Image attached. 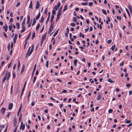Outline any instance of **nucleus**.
Returning a JSON list of instances; mask_svg holds the SVG:
<instances>
[{
	"instance_id": "f257e3e1",
	"label": "nucleus",
	"mask_w": 132,
	"mask_h": 132,
	"mask_svg": "<svg viewBox=\"0 0 132 132\" xmlns=\"http://www.w3.org/2000/svg\"><path fill=\"white\" fill-rule=\"evenodd\" d=\"M34 44H32L31 48L30 47L29 48L28 50L27 53L26 55V57H28V56H29L32 53L34 50Z\"/></svg>"
},
{
	"instance_id": "f03ea898",
	"label": "nucleus",
	"mask_w": 132,
	"mask_h": 132,
	"mask_svg": "<svg viewBox=\"0 0 132 132\" xmlns=\"http://www.w3.org/2000/svg\"><path fill=\"white\" fill-rule=\"evenodd\" d=\"M54 24V22L52 23L51 24L50 26L49 31H48V34H50L53 28V26Z\"/></svg>"
},
{
	"instance_id": "7ed1b4c3",
	"label": "nucleus",
	"mask_w": 132,
	"mask_h": 132,
	"mask_svg": "<svg viewBox=\"0 0 132 132\" xmlns=\"http://www.w3.org/2000/svg\"><path fill=\"white\" fill-rule=\"evenodd\" d=\"M18 37V35L17 34H15L14 37L13 38V42L15 43L16 41V38Z\"/></svg>"
},
{
	"instance_id": "20e7f679",
	"label": "nucleus",
	"mask_w": 132,
	"mask_h": 132,
	"mask_svg": "<svg viewBox=\"0 0 132 132\" xmlns=\"http://www.w3.org/2000/svg\"><path fill=\"white\" fill-rule=\"evenodd\" d=\"M13 104L12 103H10L9 105L8 106V109L10 110H11L13 107Z\"/></svg>"
},
{
	"instance_id": "39448f33",
	"label": "nucleus",
	"mask_w": 132,
	"mask_h": 132,
	"mask_svg": "<svg viewBox=\"0 0 132 132\" xmlns=\"http://www.w3.org/2000/svg\"><path fill=\"white\" fill-rule=\"evenodd\" d=\"M3 28L5 31H7L8 29V26L6 24L5 26H4L3 27Z\"/></svg>"
},
{
	"instance_id": "423d86ee",
	"label": "nucleus",
	"mask_w": 132,
	"mask_h": 132,
	"mask_svg": "<svg viewBox=\"0 0 132 132\" xmlns=\"http://www.w3.org/2000/svg\"><path fill=\"white\" fill-rule=\"evenodd\" d=\"M47 34V32L45 33L42 36V40H44L45 39Z\"/></svg>"
},
{
	"instance_id": "0eeeda50",
	"label": "nucleus",
	"mask_w": 132,
	"mask_h": 132,
	"mask_svg": "<svg viewBox=\"0 0 132 132\" xmlns=\"http://www.w3.org/2000/svg\"><path fill=\"white\" fill-rule=\"evenodd\" d=\"M21 28L22 29L21 30V33L23 32L25 30V26H21Z\"/></svg>"
},
{
	"instance_id": "6e6552de",
	"label": "nucleus",
	"mask_w": 132,
	"mask_h": 132,
	"mask_svg": "<svg viewBox=\"0 0 132 132\" xmlns=\"http://www.w3.org/2000/svg\"><path fill=\"white\" fill-rule=\"evenodd\" d=\"M5 108H2L1 111V113L3 114H4L5 111Z\"/></svg>"
},
{
	"instance_id": "1a4fd4ad",
	"label": "nucleus",
	"mask_w": 132,
	"mask_h": 132,
	"mask_svg": "<svg viewBox=\"0 0 132 132\" xmlns=\"http://www.w3.org/2000/svg\"><path fill=\"white\" fill-rule=\"evenodd\" d=\"M31 32H29L28 36L26 37V42H27V40L28 39L30 38V36L31 35Z\"/></svg>"
},
{
	"instance_id": "9d476101",
	"label": "nucleus",
	"mask_w": 132,
	"mask_h": 132,
	"mask_svg": "<svg viewBox=\"0 0 132 132\" xmlns=\"http://www.w3.org/2000/svg\"><path fill=\"white\" fill-rule=\"evenodd\" d=\"M40 6V4L39 3L38 1H37L36 3V9H38Z\"/></svg>"
},
{
	"instance_id": "9b49d317",
	"label": "nucleus",
	"mask_w": 132,
	"mask_h": 132,
	"mask_svg": "<svg viewBox=\"0 0 132 132\" xmlns=\"http://www.w3.org/2000/svg\"><path fill=\"white\" fill-rule=\"evenodd\" d=\"M25 128V125L23 124V125H22L21 126H20L19 127V129L20 130L22 129V130H24Z\"/></svg>"
},
{
	"instance_id": "f8f14e48",
	"label": "nucleus",
	"mask_w": 132,
	"mask_h": 132,
	"mask_svg": "<svg viewBox=\"0 0 132 132\" xmlns=\"http://www.w3.org/2000/svg\"><path fill=\"white\" fill-rule=\"evenodd\" d=\"M102 96L100 94H99L97 97V100H100Z\"/></svg>"
},
{
	"instance_id": "ddd939ff",
	"label": "nucleus",
	"mask_w": 132,
	"mask_h": 132,
	"mask_svg": "<svg viewBox=\"0 0 132 132\" xmlns=\"http://www.w3.org/2000/svg\"><path fill=\"white\" fill-rule=\"evenodd\" d=\"M7 72H6L5 75V76L3 78V79L2 80V83H3L5 80H6V76L7 75Z\"/></svg>"
},
{
	"instance_id": "4468645a",
	"label": "nucleus",
	"mask_w": 132,
	"mask_h": 132,
	"mask_svg": "<svg viewBox=\"0 0 132 132\" xmlns=\"http://www.w3.org/2000/svg\"><path fill=\"white\" fill-rule=\"evenodd\" d=\"M27 18L28 19H27V24H28L29 23L30 21V18L29 15H28L27 16Z\"/></svg>"
},
{
	"instance_id": "2eb2a0df",
	"label": "nucleus",
	"mask_w": 132,
	"mask_h": 132,
	"mask_svg": "<svg viewBox=\"0 0 132 132\" xmlns=\"http://www.w3.org/2000/svg\"><path fill=\"white\" fill-rule=\"evenodd\" d=\"M40 15V13L39 12L37 15L36 17V19L37 20H38L39 18Z\"/></svg>"
},
{
	"instance_id": "dca6fc26",
	"label": "nucleus",
	"mask_w": 132,
	"mask_h": 132,
	"mask_svg": "<svg viewBox=\"0 0 132 132\" xmlns=\"http://www.w3.org/2000/svg\"><path fill=\"white\" fill-rule=\"evenodd\" d=\"M44 17H43V16H42L41 18L40 19V20H39V22H40V23H42L44 20Z\"/></svg>"
},
{
	"instance_id": "f3484780",
	"label": "nucleus",
	"mask_w": 132,
	"mask_h": 132,
	"mask_svg": "<svg viewBox=\"0 0 132 132\" xmlns=\"http://www.w3.org/2000/svg\"><path fill=\"white\" fill-rule=\"evenodd\" d=\"M25 68V66L24 64H23L22 67V70H21V73L22 74L24 71Z\"/></svg>"
},
{
	"instance_id": "a211bd4d",
	"label": "nucleus",
	"mask_w": 132,
	"mask_h": 132,
	"mask_svg": "<svg viewBox=\"0 0 132 132\" xmlns=\"http://www.w3.org/2000/svg\"><path fill=\"white\" fill-rule=\"evenodd\" d=\"M32 1H31L30 2V5H29V8H31V9H32Z\"/></svg>"
},
{
	"instance_id": "6ab92c4d",
	"label": "nucleus",
	"mask_w": 132,
	"mask_h": 132,
	"mask_svg": "<svg viewBox=\"0 0 132 132\" xmlns=\"http://www.w3.org/2000/svg\"><path fill=\"white\" fill-rule=\"evenodd\" d=\"M25 19H23V20L22 21V22L21 26H24V25H25Z\"/></svg>"
},
{
	"instance_id": "aec40b11",
	"label": "nucleus",
	"mask_w": 132,
	"mask_h": 132,
	"mask_svg": "<svg viewBox=\"0 0 132 132\" xmlns=\"http://www.w3.org/2000/svg\"><path fill=\"white\" fill-rule=\"evenodd\" d=\"M59 29H57V30L55 32L53 35V37H55V36L58 33V32L59 31Z\"/></svg>"
},
{
	"instance_id": "412c9836",
	"label": "nucleus",
	"mask_w": 132,
	"mask_h": 132,
	"mask_svg": "<svg viewBox=\"0 0 132 132\" xmlns=\"http://www.w3.org/2000/svg\"><path fill=\"white\" fill-rule=\"evenodd\" d=\"M125 9H126V11L127 12L128 16L130 18V13H129V12L128 9L127 8H126Z\"/></svg>"
},
{
	"instance_id": "4be33fe9",
	"label": "nucleus",
	"mask_w": 132,
	"mask_h": 132,
	"mask_svg": "<svg viewBox=\"0 0 132 132\" xmlns=\"http://www.w3.org/2000/svg\"><path fill=\"white\" fill-rule=\"evenodd\" d=\"M49 18H50V16L48 15V16L47 18V20L46 21V22H45L46 24H48V21L49 20Z\"/></svg>"
},
{
	"instance_id": "5701e85b",
	"label": "nucleus",
	"mask_w": 132,
	"mask_h": 132,
	"mask_svg": "<svg viewBox=\"0 0 132 132\" xmlns=\"http://www.w3.org/2000/svg\"><path fill=\"white\" fill-rule=\"evenodd\" d=\"M54 16L53 15H52L51 17V22L52 23H53V21L54 18Z\"/></svg>"
},
{
	"instance_id": "b1692460",
	"label": "nucleus",
	"mask_w": 132,
	"mask_h": 132,
	"mask_svg": "<svg viewBox=\"0 0 132 132\" xmlns=\"http://www.w3.org/2000/svg\"><path fill=\"white\" fill-rule=\"evenodd\" d=\"M36 20L35 19V18H33V23L32 24V26H34L35 24V23H36Z\"/></svg>"
},
{
	"instance_id": "393cba45",
	"label": "nucleus",
	"mask_w": 132,
	"mask_h": 132,
	"mask_svg": "<svg viewBox=\"0 0 132 132\" xmlns=\"http://www.w3.org/2000/svg\"><path fill=\"white\" fill-rule=\"evenodd\" d=\"M40 26V24L39 23H38L37 24L36 28V30L37 31L39 29V27Z\"/></svg>"
},
{
	"instance_id": "a878e982",
	"label": "nucleus",
	"mask_w": 132,
	"mask_h": 132,
	"mask_svg": "<svg viewBox=\"0 0 132 132\" xmlns=\"http://www.w3.org/2000/svg\"><path fill=\"white\" fill-rule=\"evenodd\" d=\"M35 31H34L32 34V39H33L35 37Z\"/></svg>"
},
{
	"instance_id": "bb28decb",
	"label": "nucleus",
	"mask_w": 132,
	"mask_h": 132,
	"mask_svg": "<svg viewBox=\"0 0 132 132\" xmlns=\"http://www.w3.org/2000/svg\"><path fill=\"white\" fill-rule=\"evenodd\" d=\"M22 114L21 113L20 114V116H19V122H20V121L22 119Z\"/></svg>"
},
{
	"instance_id": "cd10ccee",
	"label": "nucleus",
	"mask_w": 132,
	"mask_h": 132,
	"mask_svg": "<svg viewBox=\"0 0 132 132\" xmlns=\"http://www.w3.org/2000/svg\"><path fill=\"white\" fill-rule=\"evenodd\" d=\"M128 8L130 12H132V8L131 7V6H130L129 5L128 6Z\"/></svg>"
},
{
	"instance_id": "c85d7f7f",
	"label": "nucleus",
	"mask_w": 132,
	"mask_h": 132,
	"mask_svg": "<svg viewBox=\"0 0 132 132\" xmlns=\"http://www.w3.org/2000/svg\"><path fill=\"white\" fill-rule=\"evenodd\" d=\"M77 19L76 17H73V21L74 22H76L77 21Z\"/></svg>"
},
{
	"instance_id": "c756f323",
	"label": "nucleus",
	"mask_w": 132,
	"mask_h": 132,
	"mask_svg": "<svg viewBox=\"0 0 132 132\" xmlns=\"http://www.w3.org/2000/svg\"><path fill=\"white\" fill-rule=\"evenodd\" d=\"M16 27H17V29H19V23L17 22L16 23Z\"/></svg>"
},
{
	"instance_id": "7c9ffc66",
	"label": "nucleus",
	"mask_w": 132,
	"mask_h": 132,
	"mask_svg": "<svg viewBox=\"0 0 132 132\" xmlns=\"http://www.w3.org/2000/svg\"><path fill=\"white\" fill-rule=\"evenodd\" d=\"M107 80L108 82L111 83H113L114 82V81L111 80V79H108Z\"/></svg>"
},
{
	"instance_id": "2f4dec72",
	"label": "nucleus",
	"mask_w": 132,
	"mask_h": 132,
	"mask_svg": "<svg viewBox=\"0 0 132 132\" xmlns=\"http://www.w3.org/2000/svg\"><path fill=\"white\" fill-rule=\"evenodd\" d=\"M61 11V10H59L57 12V15H59V16H60Z\"/></svg>"
},
{
	"instance_id": "473e14b6",
	"label": "nucleus",
	"mask_w": 132,
	"mask_h": 132,
	"mask_svg": "<svg viewBox=\"0 0 132 132\" xmlns=\"http://www.w3.org/2000/svg\"><path fill=\"white\" fill-rule=\"evenodd\" d=\"M14 126H15L17 124V120H16V119H14Z\"/></svg>"
},
{
	"instance_id": "72a5a7b5",
	"label": "nucleus",
	"mask_w": 132,
	"mask_h": 132,
	"mask_svg": "<svg viewBox=\"0 0 132 132\" xmlns=\"http://www.w3.org/2000/svg\"><path fill=\"white\" fill-rule=\"evenodd\" d=\"M102 12L105 14L106 15V14L107 13H106V11L104 9H102Z\"/></svg>"
},
{
	"instance_id": "f704fd0d",
	"label": "nucleus",
	"mask_w": 132,
	"mask_h": 132,
	"mask_svg": "<svg viewBox=\"0 0 132 132\" xmlns=\"http://www.w3.org/2000/svg\"><path fill=\"white\" fill-rule=\"evenodd\" d=\"M77 61L76 60H75L74 61V63L75 66L76 65V63L77 62Z\"/></svg>"
},
{
	"instance_id": "c9c22d12",
	"label": "nucleus",
	"mask_w": 132,
	"mask_h": 132,
	"mask_svg": "<svg viewBox=\"0 0 132 132\" xmlns=\"http://www.w3.org/2000/svg\"><path fill=\"white\" fill-rule=\"evenodd\" d=\"M61 5V3L60 2H58L57 4V5H56L57 7H59Z\"/></svg>"
},
{
	"instance_id": "e433bc0d",
	"label": "nucleus",
	"mask_w": 132,
	"mask_h": 132,
	"mask_svg": "<svg viewBox=\"0 0 132 132\" xmlns=\"http://www.w3.org/2000/svg\"><path fill=\"white\" fill-rule=\"evenodd\" d=\"M125 120H126V121L125 122V123H130L131 122V120H126V119Z\"/></svg>"
},
{
	"instance_id": "4c0bfd02",
	"label": "nucleus",
	"mask_w": 132,
	"mask_h": 132,
	"mask_svg": "<svg viewBox=\"0 0 132 132\" xmlns=\"http://www.w3.org/2000/svg\"><path fill=\"white\" fill-rule=\"evenodd\" d=\"M116 46L115 45H113L111 47V49L113 51L115 48Z\"/></svg>"
},
{
	"instance_id": "58836bf2",
	"label": "nucleus",
	"mask_w": 132,
	"mask_h": 132,
	"mask_svg": "<svg viewBox=\"0 0 132 132\" xmlns=\"http://www.w3.org/2000/svg\"><path fill=\"white\" fill-rule=\"evenodd\" d=\"M12 60H11V62L8 64V68H9L11 66V63H12Z\"/></svg>"
},
{
	"instance_id": "ea45409f",
	"label": "nucleus",
	"mask_w": 132,
	"mask_h": 132,
	"mask_svg": "<svg viewBox=\"0 0 132 132\" xmlns=\"http://www.w3.org/2000/svg\"><path fill=\"white\" fill-rule=\"evenodd\" d=\"M88 3L87 2L82 3H81V5H86Z\"/></svg>"
},
{
	"instance_id": "a19ab883",
	"label": "nucleus",
	"mask_w": 132,
	"mask_h": 132,
	"mask_svg": "<svg viewBox=\"0 0 132 132\" xmlns=\"http://www.w3.org/2000/svg\"><path fill=\"white\" fill-rule=\"evenodd\" d=\"M9 29L10 30H11L12 28V25H10L9 26Z\"/></svg>"
},
{
	"instance_id": "79ce46f5",
	"label": "nucleus",
	"mask_w": 132,
	"mask_h": 132,
	"mask_svg": "<svg viewBox=\"0 0 132 132\" xmlns=\"http://www.w3.org/2000/svg\"><path fill=\"white\" fill-rule=\"evenodd\" d=\"M36 76H35L34 77V78L33 81V83L34 84L35 83V81H36Z\"/></svg>"
},
{
	"instance_id": "37998d69",
	"label": "nucleus",
	"mask_w": 132,
	"mask_h": 132,
	"mask_svg": "<svg viewBox=\"0 0 132 132\" xmlns=\"http://www.w3.org/2000/svg\"><path fill=\"white\" fill-rule=\"evenodd\" d=\"M131 86V85L130 84H127L126 85V86L127 88H129Z\"/></svg>"
},
{
	"instance_id": "c03bdc74",
	"label": "nucleus",
	"mask_w": 132,
	"mask_h": 132,
	"mask_svg": "<svg viewBox=\"0 0 132 132\" xmlns=\"http://www.w3.org/2000/svg\"><path fill=\"white\" fill-rule=\"evenodd\" d=\"M3 35L4 36H5L6 38H7V36L6 35V34L5 32H3Z\"/></svg>"
},
{
	"instance_id": "a18cd8bd",
	"label": "nucleus",
	"mask_w": 132,
	"mask_h": 132,
	"mask_svg": "<svg viewBox=\"0 0 132 132\" xmlns=\"http://www.w3.org/2000/svg\"><path fill=\"white\" fill-rule=\"evenodd\" d=\"M22 104H21L20 108H19V109L18 111L19 112H20V111H21V109H22Z\"/></svg>"
},
{
	"instance_id": "49530a36",
	"label": "nucleus",
	"mask_w": 132,
	"mask_h": 132,
	"mask_svg": "<svg viewBox=\"0 0 132 132\" xmlns=\"http://www.w3.org/2000/svg\"><path fill=\"white\" fill-rule=\"evenodd\" d=\"M76 25V24L74 23H71L70 24V26L72 27H74Z\"/></svg>"
},
{
	"instance_id": "de8ad7c7",
	"label": "nucleus",
	"mask_w": 132,
	"mask_h": 132,
	"mask_svg": "<svg viewBox=\"0 0 132 132\" xmlns=\"http://www.w3.org/2000/svg\"><path fill=\"white\" fill-rule=\"evenodd\" d=\"M121 16H117V19H119L120 20H121Z\"/></svg>"
},
{
	"instance_id": "09e8293b",
	"label": "nucleus",
	"mask_w": 132,
	"mask_h": 132,
	"mask_svg": "<svg viewBox=\"0 0 132 132\" xmlns=\"http://www.w3.org/2000/svg\"><path fill=\"white\" fill-rule=\"evenodd\" d=\"M113 110L111 109H109L108 110V112L109 113H111L113 111Z\"/></svg>"
},
{
	"instance_id": "8fccbe9b",
	"label": "nucleus",
	"mask_w": 132,
	"mask_h": 132,
	"mask_svg": "<svg viewBox=\"0 0 132 132\" xmlns=\"http://www.w3.org/2000/svg\"><path fill=\"white\" fill-rule=\"evenodd\" d=\"M10 114H11L10 112H8L7 113V115L6 116V117H7L8 118L9 117V116H10Z\"/></svg>"
},
{
	"instance_id": "3c124183",
	"label": "nucleus",
	"mask_w": 132,
	"mask_h": 132,
	"mask_svg": "<svg viewBox=\"0 0 132 132\" xmlns=\"http://www.w3.org/2000/svg\"><path fill=\"white\" fill-rule=\"evenodd\" d=\"M52 13L54 15H55L56 13V10H53L52 11Z\"/></svg>"
},
{
	"instance_id": "603ef678",
	"label": "nucleus",
	"mask_w": 132,
	"mask_h": 132,
	"mask_svg": "<svg viewBox=\"0 0 132 132\" xmlns=\"http://www.w3.org/2000/svg\"><path fill=\"white\" fill-rule=\"evenodd\" d=\"M12 74H13V78L14 79L15 76V73L14 72H13L12 73Z\"/></svg>"
},
{
	"instance_id": "864d4df0",
	"label": "nucleus",
	"mask_w": 132,
	"mask_h": 132,
	"mask_svg": "<svg viewBox=\"0 0 132 132\" xmlns=\"http://www.w3.org/2000/svg\"><path fill=\"white\" fill-rule=\"evenodd\" d=\"M60 16H59V15H57V17L56 18V21H57L58 20V19H59L60 17Z\"/></svg>"
},
{
	"instance_id": "5fc2aeb1",
	"label": "nucleus",
	"mask_w": 132,
	"mask_h": 132,
	"mask_svg": "<svg viewBox=\"0 0 132 132\" xmlns=\"http://www.w3.org/2000/svg\"><path fill=\"white\" fill-rule=\"evenodd\" d=\"M4 127V125H1L0 124V128H3Z\"/></svg>"
},
{
	"instance_id": "6e6d98bb",
	"label": "nucleus",
	"mask_w": 132,
	"mask_h": 132,
	"mask_svg": "<svg viewBox=\"0 0 132 132\" xmlns=\"http://www.w3.org/2000/svg\"><path fill=\"white\" fill-rule=\"evenodd\" d=\"M36 64L35 65L34 68L33 70V72H35V71L36 69Z\"/></svg>"
},
{
	"instance_id": "4d7b16f0",
	"label": "nucleus",
	"mask_w": 132,
	"mask_h": 132,
	"mask_svg": "<svg viewBox=\"0 0 132 132\" xmlns=\"http://www.w3.org/2000/svg\"><path fill=\"white\" fill-rule=\"evenodd\" d=\"M112 41V40L111 39H109L108 41V43L109 44H110Z\"/></svg>"
},
{
	"instance_id": "13d9d810",
	"label": "nucleus",
	"mask_w": 132,
	"mask_h": 132,
	"mask_svg": "<svg viewBox=\"0 0 132 132\" xmlns=\"http://www.w3.org/2000/svg\"><path fill=\"white\" fill-rule=\"evenodd\" d=\"M59 7H57L56 5L54 7V9L55 10H56Z\"/></svg>"
},
{
	"instance_id": "bf43d9fd",
	"label": "nucleus",
	"mask_w": 132,
	"mask_h": 132,
	"mask_svg": "<svg viewBox=\"0 0 132 132\" xmlns=\"http://www.w3.org/2000/svg\"><path fill=\"white\" fill-rule=\"evenodd\" d=\"M8 124H7V125L6 126V128L5 129L4 131V132H6L7 130V128H8Z\"/></svg>"
},
{
	"instance_id": "052dcab7",
	"label": "nucleus",
	"mask_w": 132,
	"mask_h": 132,
	"mask_svg": "<svg viewBox=\"0 0 132 132\" xmlns=\"http://www.w3.org/2000/svg\"><path fill=\"white\" fill-rule=\"evenodd\" d=\"M35 102L34 101L32 102L31 103V105L32 106H34L35 105Z\"/></svg>"
},
{
	"instance_id": "680f3d73",
	"label": "nucleus",
	"mask_w": 132,
	"mask_h": 132,
	"mask_svg": "<svg viewBox=\"0 0 132 132\" xmlns=\"http://www.w3.org/2000/svg\"><path fill=\"white\" fill-rule=\"evenodd\" d=\"M124 63V62H121L120 64V66H122L123 65Z\"/></svg>"
},
{
	"instance_id": "e2e57ef3",
	"label": "nucleus",
	"mask_w": 132,
	"mask_h": 132,
	"mask_svg": "<svg viewBox=\"0 0 132 132\" xmlns=\"http://www.w3.org/2000/svg\"><path fill=\"white\" fill-rule=\"evenodd\" d=\"M48 63L49 62L48 61H47L46 62V66L47 67H48Z\"/></svg>"
},
{
	"instance_id": "0e129e2a",
	"label": "nucleus",
	"mask_w": 132,
	"mask_h": 132,
	"mask_svg": "<svg viewBox=\"0 0 132 132\" xmlns=\"http://www.w3.org/2000/svg\"><path fill=\"white\" fill-rule=\"evenodd\" d=\"M88 4L90 6H92L93 4V3L92 2H90L88 3Z\"/></svg>"
},
{
	"instance_id": "69168bd1",
	"label": "nucleus",
	"mask_w": 132,
	"mask_h": 132,
	"mask_svg": "<svg viewBox=\"0 0 132 132\" xmlns=\"http://www.w3.org/2000/svg\"><path fill=\"white\" fill-rule=\"evenodd\" d=\"M20 4V2H18L16 4V7H18Z\"/></svg>"
},
{
	"instance_id": "338daca9",
	"label": "nucleus",
	"mask_w": 132,
	"mask_h": 132,
	"mask_svg": "<svg viewBox=\"0 0 132 132\" xmlns=\"http://www.w3.org/2000/svg\"><path fill=\"white\" fill-rule=\"evenodd\" d=\"M10 72H9L8 73L7 77H8V78H10Z\"/></svg>"
},
{
	"instance_id": "774afa93",
	"label": "nucleus",
	"mask_w": 132,
	"mask_h": 132,
	"mask_svg": "<svg viewBox=\"0 0 132 132\" xmlns=\"http://www.w3.org/2000/svg\"><path fill=\"white\" fill-rule=\"evenodd\" d=\"M92 14H93V13L91 12H90L88 13V14L90 16L92 15Z\"/></svg>"
}]
</instances>
